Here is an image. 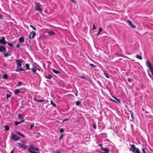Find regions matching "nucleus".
<instances>
[{"label": "nucleus", "mask_w": 153, "mask_h": 153, "mask_svg": "<svg viewBox=\"0 0 153 153\" xmlns=\"http://www.w3.org/2000/svg\"><path fill=\"white\" fill-rule=\"evenodd\" d=\"M129 112L130 113V114H131V116L132 119H133V116H134L133 112H132V111H131V110L129 111Z\"/></svg>", "instance_id": "22"}, {"label": "nucleus", "mask_w": 153, "mask_h": 153, "mask_svg": "<svg viewBox=\"0 0 153 153\" xmlns=\"http://www.w3.org/2000/svg\"><path fill=\"white\" fill-rule=\"evenodd\" d=\"M25 66L26 67V69L27 70H30L31 69L29 68V64H26L25 65Z\"/></svg>", "instance_id": "19"}, {"label": "nucleus", "mask_w": 153, "mask_h": 153, "mask_svg": "<svg viewBox=\"0 0 153 153\" xmlns=\"http://www.w3.org/2000/svg\"><path fill=\"white\" fill-rule=\"evenodd\" d=\"M99 33H100L102 31V28H101V27H99Z\"/></svg>", "instance_id": "43"}, {"label": "nucleus", "mask_w": 153, "mask_h": 153, "mask_svg": "<svg viewBox=\"0 0 153 153\" xmlns=\"http://www.w3.org/2000/svg\"><path fill=\"white\" fill-rule=\"evenodd\" d=\"M4 128H5V130L6 131H8L9 129V126L7 125L5 126Z\"/></svg>", "instance_id": "24"}, {"label": "nucleus", "mask_w": 153, "mask_h": 153, "mask_svg": "<svg viewBox=\"0 0 153 153\" xmlns=\"http://www.w3.org/2000/svg\"><path fill=\"white\" fill-rule=\"evenodd\" d=\"M2 53L4 55V56L5 57H7L9 56H10L11 55V54L8 53Z\"/></svg>", "instance_id": "16"}, {"label": "nucleus", "mask_w": 153, "mask_h": 153, "mask_svg": "<svg viewBox=\"0 0 153 153\" xmlns=\"http://www.w3.org/2000/svg\"><path fill=\"white\" fill-rule=\"evenodd\" d=\"M22 61L23 59H22L16 60V62H17V68L21 67L22 63Z\"/></svg>", "instance_id": "3"}, {"label": "nucleus", "mask_w": 153, "mask_h": 153, "mask_svg": "<svg viewBox=\"0 0 153 153\" xmlns=\"http://www.w3.org/2000/svg\"><path fill=\"white\" fill-rule=\"evenodd\" d=\"M8 77L7 75L6 74H4L3 75V78L4 79H7Z\"/></svg>", "instance_id": "27"}, {"label": "nucleus", "mask_w": 153, "mask_h": 153, "mask_svg": "<svg viewBox=\"0 0 153 153\" xmlns=\"http://www.w3.org/2000/svg\"><path fill=\"white\" fill-rule=\"evenodd\" d=\"M54 153H60V152L59 151L56 150L54 151Z\"/></svg>", "instance_id": "41"}, {"label": "nucleus", "mask_w": 153, "mask_h": 153, "mask_svg": "<svg viewBox=\"0 0 153 153\" xmlns=\"http://www.w3.org/2000/svg\"><path fill=\"white\" fill-rule=\"evenodd\" d=\"M114 99H115V100H116L118 102H120V101L118 99H117L116 98H115V97H114Z\"/></svg>", "instance_id": "49"}, {"label": "nucleus", "mask_w": 153, "mask_h": 153, "mask_svg": "<svg viewBox=\"0 0 153 153\" xmlns=\"http://www.w3.org/2000/svg\"><path fill=\"white\" fill-rule=\"evenodd\" d=\"M35 9L36 11H39L40 13L42 12V10L41 8V4L39 2H36L35 4Z\"/></svg>", "instance_id": "2"}, {"label": "nucleus", "mask_w": 153, "mask_h": 153, "mask_svg": "<svg viewBox=\"0 0 153 153\" xmlns=\"http://www.w3.org/2000/svg\"><path fill=\"white\" fill-rule=\"evenodd\" d=\"M102 150L104 151V152H101V153H109V150L106 148H102Z\"/></svg>", "instance_id": "8"}, {"label": "nucleus", "mask_w": 153, "mask_h": 153, "mask_svg": "<svg viewBox=\"0 0 153 153\" xmlns=\"http://www.w3.org/2000/svg\"><path fill=\"white\" fill-rule=\"evenodd\" d=\"M67 120H68V119L67 118H66L63 120V122Z\"/></svg>", "instance_id": "54"}, {"label": "nucleus", "mask_w": 153, "mask_h": 153, "mask_svg": "<svg viewBox=\"0 0 153 153\" xmlns=\"http://www.w3.org/2000/svg\"><path fill=\"white\" fill-rule=\"evenodd\" d=\"M51 104L54 107H55L56 106V104L54 103L52 101V100H51Z\"/></svg>", "instance_id": "28"}, {"label": "nucleus", "mask_w": 153, "mask_h": 153, "mask_svg": "<svg viewBox=\"0 0 153 153\" xmlns=\"http://www.w3.org/2000/svg\"><path fill=\"white\" fill-rule=\"evenodd\" d=\"M36 32L33 31H32L30 33V35L31 36L32 35V38L33 39L34 37L36 35Z\"/></svg>", "instance_id": "13"}, {"label": "nucleus", "mask_w": 153, "mask_h": 153, "mask_svg": "<svg viewBox=\"0 0 153 153\" xmlns=\"http://www.w3.org/2000/svg\"><path fill=\"white\" fill-rule=\"evenodd\" d=\"M37 68L35 66H33V68L31 69L33 73H36L37 70Z\"/></svg>", "instance_id": "12"}, {"label": "nucleus", "mask_w": 153, "mask_h": 153, "mask_svg": "<svg viewBox=\"0 0 153 153\" xmlns=\"http://www.w3.org/2000/svg\"><path fill=\"white\" fill-rule=\"evenodd\" d=\"M25 121V120H22V121H21L20 122H21V123H22V122H23Z\"/></svg>", "instance_id": "58"}, {"label": "nucleus", "mask_w": 153, "mask_h": 153, "mask_svg": "<svg viewBox=\"0 0 153 153\" xmlns=\"http://www.w3.org/2000/svg\"><path fill=\"white\" fill-rule=\"evenodd\" d=\"M34 99L35 100V101L38 102V100H37L35 98H34Z\"/></svg>", "instance_id": "61"}, {"label": "nucleus", "mask_w": 153, "mask_h": 153, "mask_svg": "<svg viewBox=\"0 0 153 153\" xmlns=\"http://www.w3.org/2000/svg\"><path fill=\"white\" fill-rule=\"evenodd\" d=\"M17 144L18 145V146L19 147L24 148L25 149L26 148V146L25 145L19 143H17Z\"/></svg>", "instance_id": "7"}, {"label": "nucleus", "mask_w": 153, "mask_h": 153, "mask_svg": "<svg viewBox=\"0 0 153 153\" xmlns=\"http://www.w3.org/2000/svg\"><path fill=\"white\" fill-rule=\"evenodd\" d=\"M96 29V27L95 26V25H93V28H92V30H94Z\"/></svg>", "instance_id": "37"}, {"label": "nucleus", "mask_w": 153, "mask_h": 153, "mask_svg": "<svg viewBox=\"0 0 153 153\" xmlns=\"http://www.w3.org/2000/svg\"><path fill=\"white\" fill-rule=\"evenodd\" d=\"M104 74L107 78H109V75L106 73L104 72Z\"/></svg>", "instance_id": "26"}, {"label": "nucleus", "mask_w": 153, "mask_h": 153, "mask_svg": "<svg viewBox=\"0 0 153 153\" xmlns=\"http://www.w3.org/2000/svg\"><path fill=\"white\" fill-rule=\"evenodd\" d=\"M6 44V42L5 40V38L4 37H3L2 38L0 39V44L4 45Z\"/></svg>", "instance_id": "5"}, {"label": "nucleus", "mask_w": 153, "mask_h": 153, "mask_svg": "<svg viewBox=\"0 0 153 153\" xmlns=\"http://www.w3.org/2000/svg\"><path fill=\"white\" fill-rule=\"evenodd\" d=\"M20 92V89H17L15 90L14 91V94L15 95H17Z\"/></svg>", "instance_id": "15"}, {"label": "nucleus", "mask_w": 153, "mask_h": 153, "mask_svg": "<svg viewBox=\"0 0 153 153\" xmlns=\"http://www.w3.org/2000/svg\"><path fill=\"white\" fill-rule=\"evenodd\" d=\"M146 64L150 70L153 69L151 64L148 61H146Z\"/></svg>", "instance_id": "6"}, {"label": "nucleus", "mask_w": 153, "mask_h": 153, "mask_svg": "<svg viewBox=\"0 0 153 153\" xmlns=\"http://www.w3.org/2000/svg\"><path fill=\"white\" fill-rule=\"evenodd\" d=\"M44 101H45V100H39L38 101V102H44Z\"/></svg>", "instance_id": "44"}, {"label": "nucleus", "mask_w": 153, "mask_h": 153, "mask_svg": "<svg viewBox=\"0 0 153 153\" xmlns=\"http://www.w3.org/2000/svg\"><path fill=\"white\" fill-rule=\"evenodd\" d=\"M111 101H113V102H116V103H117V102L116 101H115V100H113L112 99H111Z\"/></svg>", "instance_id": "48"}, {"label": "nucleus", "mask_w": 153, "mask_h": 153, "mask_svg": "<svg viewBox=\"0 0 153 153\" xmlns=\"http://www.w3.org/2000/svg\"><path fill=\"white\" fill-rule=\"evenodd\" d=\"M30 26L35 31H36V28L34 27L33 26L30 25Z\"/></svg>", "instance_id": "31"}, {"label": "nucleus", "mask_w": 153, "mask_h": 153, "mask_svg": "<svg viewBox=\"0 0 153 153\" xmlns=\"http://www.w3.org/2000/svg\"><path fill=\"white\" fill-rule=\"evenodd\" d=\"M99 145H100V147H101V148L102 149V148H103L102 147V145L101 144H100Z\"/></svg>", "instance_id": "57"}, {"label": "nucleus", "mask_w": 153, "mask_h": 153, "mask_svg": "<svg viewBox=\"0 0 153 153\" xmlns=\"http://www.w3.org/2000/svg\"><path fill=\"white\" fill-rule=\"evenodd\" d=\"M63 134H61L60 136V137H59V140H61V139H62L63 137Z\"/></svg>", "instance_id": "39"}, {"label": "nucleus", "mask_w": 153, "mask_h": 153, "mask_svg": "<svg viewBox=\"0 0 153 153\" xmlns=\"http://www.w3.org/2000/svg\"><path fill=\"white\" fill-rule=\"evenodd\" d=\"M16 133L18 134H19L20 136H21V137H22L23 138H25V136H24V135L22 134V133H21L18 131H16Z\"/></svg>", "instance_id": "21"}, {"label": "nucleus", "mask_w": 153, "mask_h": 153, "mask_svg": "<svg viewBox=\"0 0 153 153\" xmlns=\"http://www.w3.org/2000/svg\"><path fill=\"white\" fill-rule=\"evenodd\" d=\"M28 150L29 151V152H30V153H40V152H36L33 151H32L29 148H28Z\"/></svg>", "instance_id": "18"}, {"label": "nucleus", "mask_w": 153, "mask_h": 153, "mask_svg": "<svg viewBox=\"0 0 153 153\" xmlns=\"http://www.w3.org/2000/svg\"><path fill=\"white\" fill-rule=\"evenodd\" d=\"M79 77L81 78L85 79L86 80H88V79L87 78L85 77L84 76H79Z\"/></svg>", "instance_id": "32"}, {"label": "nucleus", "mask_w": 153, "mask_h": 153, "mask_svg": "<svg viewBox=\"0 0 153 153\" xmlns=\"http://www.w3.org/2000/svg\"><path fill=\"white\" fill-rule=\"evenodd\" d=\"M11 138L14 141H17L20 139L19 137L14 134H12Z\"/></svg>", "instance_id": "4"}, {"label": "nucleus", "mask_w": 153, "mask_h": 153, "mask_svg": "<svg viewBox=\"0 0 153 153\" xmlns=\"http://www.w3.org/2000/svg\"><path fill=\"white\" fill-rule=\"evenodd\" d=\"M18 116V117L19 119H22L23 118V116L20 114H19Z\"/></svg>", "instance_id": "29"}, {"label": "nucleus", "mask_w": 153, "mask_h": 153, "mask_svg": "<svg viewBox=\"0 0 153 153\" xmlns=\"http://www.w3.org/2000/svg\"><path fill=\"white\" fill-rule=\"evenodd\" d=\"M93 128H96V126L95 125H94L93 126Z\"/></svg>", "instance_id": "59"}, {"label": "nucleus", "mask_w": 153, "mask_h": 153, "mask_svg": "<svg viewBox=\"0 0 153 153\" xmlns=\"http://www.w3.org/2000/svg\"><path fill=\"white\" fill-rule=\"evenodd\" d=\"M20 123H21V122H17V121H16L15 122V124L16 125H17L18 124H20Z\"/></svg>", "instance_id": "33"}, {"label": "nucleus", "mask_w": 153, "mask_h": 153, "mask_svg": "<svg viewBox=\"0 0 153 153\" xmlns=\"http://www.w3.org/2000/svg\"><path fill=\"white\" fill-rule=\"evenodd\" d=\"M100 33H99V32H98V33H97V36L99 35L100 34Z\"/></svg>", "instance_id": "60"}, {"label": "nucleus", "mask_w": 153, "mask_h": 153, "mask_svg": "<svg viewBox=\"0 0 153 153\" xmlns=\"http://www.w3.org/2000/svg\"><path fill=\"white\" fill-rule=\"evenodd\" d=\"M136 58H137V59H140V60H142V57L139 55H137L136 56Z\"/></svg>", "instance_id": "23"}, {"label": "nucleus", "mask_w": 153, "mask_h": 153, "mask_svg": "<svg viewBox=\"0 0 153 153\" xmlns=\"http://www.w3.org/2000/svg\"><path fill=\"white\" fill-rule=\"evenodd\" d=\"M16 47L17 48H19L20 47V45L19 44H17L16 46Z\"/></svg>", "instance_id": "53"}, {"label": "nucleus", "mask_w": 153, "mask_h": 153, "mask_svg": "<svg viewBox=\"0 0 153 153\" xmlns=\"http://www.w3.org/2000/svg\"><path fill=\"white\" fill-rule=\"evenodd\" d=\"M64 131V130L63 129L61 128L60 130V133H62Z\"/></svg>", "instance_id": "45"}, {"label": "nucleus", "mask_w": 153, "mask_h": 153, "mask_svg": "<svg viewBox=\"0 0 153 153\" xmlns=\"http://www.w3.org/2000/svg\"><path fill=\"white\" fill-rule=\"evenodd\" d=\"M130 151H132L134 153H140L138 148H136L134 145H132L130 149Z\"/></svg>", "instance_id": "1"}, {"label": "nucleus", "mask_w": 153, "mask_h": 153, "mask_svg": "<svg viewBox=\"0 0 153 153\" xmlns=\"http://www.w3.org/2000/svg\"><path fill=\"white\" fill-rule=\"evenodd\" d=\"M22 82H19V84L17 85V86L19 87L21 85Z\"/></svg>", "instance_id": "36"}, {"label": "nucleus", "mask_w": 153, "mask_h": 153, "mask_svg": "<svg viewBox=\"0 0 153 153\" xmlns=\"http://www.w3.org/2000/svg\"><path fill=\"white\" fill-rule=\"evenodd\" d=\"M48 34L49 35H51V36H52L54 34V32L52 31H49L48 32Z\"/></svg>", "instance_id": "20"}, {"label": "nucleus", "mask_w": 153, "mask_h": 153, "mask_svg": "<svg viewBox=\"0 0 153 153\" xmlns=\"http://www.w3.org/2000/svg\"><path fill=\"white\" fill-rule=\"evenodd\" d=\"M142 151H143V153H146V152L144 149H142Z\"/></svg>", "instance_id": "52"}, {"label": "nucleus", "mask_w": 153, "mask_h": 153, "mask_svg": "<svg viewBox=\"0 0 153 153\" xmlns=\"http://www.w3.org/2000/svg\"><path fill=\"white\" fill-rule=\"evenodd\" d=\"M115 54L116 55H117V56H121V55L120 54H119V53H115Z\"/></svg>", "instance_id": "46"}, {"label": "nucleus", "mask_w": 153, "mask_h": 153, "mask_svg": "<svg viewBox=\"0 0 153 153\" xmlns=\"http://www.w3.org/2000/svg\"><path fill=\"white\" fill-rule=\"evenodd\" d=\"M90 65L93 67H96V66H95L93 64H90Z\"/></svg>", "instance_id": "47"}, {"label": "nucleus", "mask_w": 153, "mask_h": 153, "mask_svg": "<svg viewBox=\"0 0 153 153\" xmlns=\"http://www.w3.org/2000/svg\"><path fill=\"white\" fill-rule=\"evenodd\" d=\"M34 126V125L33 124H31L30 125V130Z\"/></svg>", "instance_id": "38"}, {"label": "nucleus", "mask_w": 153, "mask_h": 153, "mask_svg": "<svg viewBox=\"0 0 153 153\" xmlns=\"http://www.w3.org/2000/svg\"><path fill=\"white\" fill-rule=\"evenodd\" d=\"M16 71H17V72H18V71H19V69H17L16 70Z\"/></svg>", "instance_id": "62"}, {"label": "nucleus", "mask_w": 153, "mask_h": 153, "mask_svg": "<svg viewBox=\"0 0 153 153\" xmlns=\"http://www.w3.org/2000/svg\"><path fill=\"white\" fill-rule=\"evenodd\" d=\"M128 81L130 82H131V79L130 78H128Z\"/></svg>", "instance_id": "51"}, {"label": "nucleus", "mask_w": 153, "mask_h": 153, "mask_svg": "<svg viewBox=\"0 0 153 153\" xmlns=\"http://www.w3.org/2000/svg\"><path fill=\"white\" fill-rule=\"evenodd\" d=\"M6 48L3 46H0V52H3L6 51Z\"/></svg>", "instance_id": "10"}, {"label": "nucleus", "mask_w": 153, "mask_h": 153, "mask_svg": "<svg viewBox=\"0 0 153 153\" xmlns=\"http://www.w3.org/2000/svg\"><path fill=\"white\" fill-rule=\"evenodd\" d=\"M30 149L34 150L35 151H39V149L37 148L36 147H35L32 146V145H30L29 146Z\"/></svg>", "instance_id": "9"}, {"label": "nucleus", "mask_w": 153, "mask_h": 153, "mask_svg": "<svg viewBox=\"0 0 153 153\" xmlns=\"http://www.w3.org/2000/svg\"><path fill=\"white\" fill-rule=\"evenodd\" d=\"M150 71H151L152 75H153V68Z\"/></svg>", "instance_id": "50"}, {"label": "nucleus", "mask_w": 153, "mask_h": 153, "mask_svg": "<svg viewBox=\"0 0 153 153\" xmlns=\"http://www.w3.org/2000/svg\"><path fill=\"white\" fill-rule=\"evenodd\" d=\"M52 70L53 72L55 73V74H57L59 73V72L58 71L55 70V69H53Z\"/></svg>", "instance_id": "25"}, {"label": "nucleus", "mask_w": 153, "mask_h": 153, "mask_svg": "<svg viewBox=\"0 0 153 153\" xmlns=\"http://www.w3.org/2000/svg\"><path fill=\"white\" fill-rule=\"evenodd\" d=\"M76 105H80L81 103L79 101H77L76 102Z\"/></svg>", "instance_id": "30"}, {"label": "nucleus", "mask_w": 153, "mask_h": 153, "mask_svg": "<svg viewBox=\"0 0 153 153\" xmlns=\"http://www.w3.org/2000/svg\"><path fill=\"white\" fill-rule=\"evenodd\" d=\"M31 38H32V37H31V35L30 34V35H29V39H31Z\"/></svg>", "instance_id": "56"}, {"label": "nucleus", "mask_w": 153, "mask_h": 153, "mask_svg": "<svg viewBox=\"0 0 153 153\" xmlns=\"http://www.w3.org/2000/svg\"><path fill=\"white\" fill-rule=\"evenodd\" d=\"M70 0L73 3H74L75 4H76V2L74 0Z\"/></svg>", "instance_id": "42"}, {"label": "nucleus", "mask_w": 153, "mask_h": 153, "mask_svg": "<svg viewBox=\"0 0 153 153\" xmlns=\"http://www.w3.org/2000/svg\"><path fill=\"white\" fill-rule=\"evenodd\" d=\"M127 22L128 23L130 26L131 27H132L134 28H135L136 27L135 26L133 25L132 24V23L129 20H127Z\"/></svg>", "instance_id": "11"}, {"label": "nucleus", "mask_w": 153, "mask_h": 153, "mask_svg": "<svg viewBox=\"0 0 153 153\" xmlns=\"http://www.w3.org/2000/svg\"><path fill=\"white\" fill-rule=\"evenodd\" d=\"M37 70H38L39 71H40V70L39 68H37Z\"/></svg>", "instance_id": "63"}, {"label": "nucleus", "mask_w": 153, "mask_h": 153, "mask_svg": "<svg viewBox=\"0 0 153 153\" xmlns=\"http://www.w3.org/2000/svg\"><path fill=\"white\" fill-rule=\"evenodd\" d=\"M45 77L46 79L49 80H51L52 78V76L50 74H49L48 76L45 75Z\"/></svg>", "instance_id": "14"}, {"label": "nucleus", "mask_w": 153, "mask_h": 153, "mask_svg": "<svg viewBox=\"0 0 153 153\" xmlns=\"http://www.w3.org/2000/svg\"><path fill=\"white\" fill-rule=\"evenodd\" d=\"M14 151V149H13L10 152V153H13V152Z\"/></svg>", "instance_id": "55"}, {"label": "nucleus", "mask_w": 153, "mask_h": 153, "mask_svg": "<svg viewBox=\"0 0 153 153\" xmlns=\"http://www.w3.org/2000/svg\"><path fill=\"white\" fill-rule=\"evenodd\" d=\"M19 71H25V70L23 69L20 68L19 69Z\"/></svg>", "instance_id": "40"}, {"label": "nucleus", "mask_w": 153, "mask_h": 153, "mask_svg": "<svg viewBox=\"0 0 153 153\" xmlns=\"http://www.w3.org/2000/svg\"><path fill=\"white\" fill-rule=\"evenodd\" d=\"M7 44L10 47H13V46L12 44L11 43H7Z\"/></svg>", "instance_id": "35"}, {"label": "nucleus", "mask_w": 153, "mask_h": 153, "mask_svg": "<svg viewBox=\"0 0 153 153\" xmlns=\"http://www.w3.org/2000/svg\"><path fill=\"white\" fill-rule=\"evenodd\" d=\"M25 40L24 38L23 37H21L19 39V41L21 42H24Z\"/></svg>", "instance_id": "17"}, {"label": "nucleus", "mask_w": 153, "mask_h": 153, "mask_svg": "<svg viewBox=\"0 0 153 153\" xmlns=\"http://www.w3.org/2000/svg\"><path fill=\"white\" fill-rule=\"evenodd\" d=\"M75 95H76V96H77V93H75Z\"/></svg>", "instance_id": "64"}, {"label": "nucleus", "mask_w": 153, "mask_h": 153, "mask_svg": "<svg viewBox=\"0 0 153 153\" xmlns=\"http://www.w3.org/2000/svg\"><path fill=\"white\" fill-rule=\"evenodd\" d=\"M11 95L8 94H7L6 95V97H7V99H8V98L10 97H11Z\"/></svg>", "instance_id": "34"}]
</instances>
